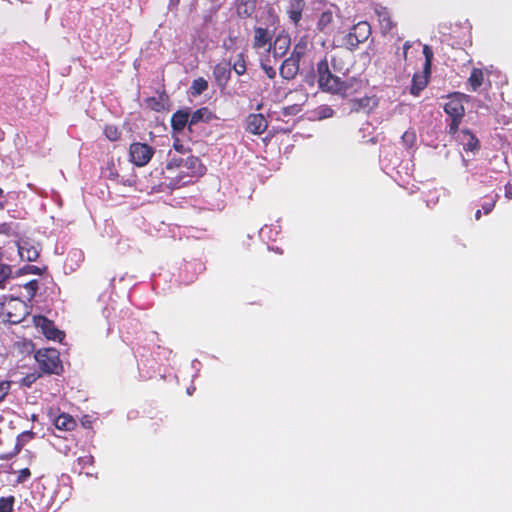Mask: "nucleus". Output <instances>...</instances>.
<instances>
[{"label": "nucleus", "mask_w": 512, "mask_h": 512, "mask_svg": "<svg viewBox=\"0 0 512 512\" xmlns=\"http://www.w3.org/2000/svg\"><path fill=\"white\" fill-rule=\"evenodd\" d=\"M339 75L330 69L327 57L317 63V82L321 91L345 96L352 84L342 80Z\"/></svg>", "instance_id": "1"}, {"label": "nucleus", "mask_w": 512, "mask_h": 512, "mask_svg": "<svg viewBox=\"0 0 512 512\" xmlns=\"http://www.w3.org/2000/svg\"><path fill=\"white\" fill-rule=\"evenodd\" d=\"M30 314L28 304L18 297H5L0 303V320L3 323L19 324Z\"/></svg>", "instance_id": "2"}, {"label": "nucleus", "mask_w": 512, "mask_h": 512, "mask_svg": "<svg viewBox=\"0 0 512 512\" xmlns=\"http://www.w3.org/2000/svg\"><path fill=\"white\" fill-rule=\"evenodd\" d=\"M34 358L38 363L39 369L44 374L59 375L63 371L62 361L57 349H39L35 352Z\"/></svg>", "instance_id": "3"}, {"label": "nucleus", "mask_w": 512, "mask_h": 512, "mask_svg": "<svg viewBox=\"0 0 512 512\" xmlns=\"http://www.w3.org/2000/svg\"><path fill=\"white\" fill-rule=\"evenodd\" d=\"M371 26L367 21H360L353 25L349 33L343 37V45L350 51H354L357 47L368 40L371 36Z\"/></svg>", "instance_id": "4"}, {"label": "nucleus", "mask_w": 512, "mask_h": 512, "mask_svg": "<svg viewBox=\"0 0 512 512\" xmlns=\"http://www.w3.org/2000/svg\"><path fill=\"white\" fill-rule=\"evenodd\" d=\"M154 153V147L147 143L133 142L129 146V160L137 167L146 166Z\"/></svg>", "instance_id": "5"}, {"label": "nucleus", "mask_w": 512, "mask_h": 512, "mask_svg": "<svg viewBox=\"0 0 512 512\" xmlns=\"http://www.w3.org/2000/svg\"><path fill=\"white\" fill-rule=\"evenodd\" d=\"M33 324L49 340L61 342L65 338V333L56 328L54 322L45 316H34Z\"/></svg>", "instance_id": "6"}, {"label": "nucleus", "mask_w": 512, "mask_h": 512, "mask_svg": "<svg viewBox=\"0 0 512 512\" xmlns=\"http://www.w3.org/2000/svg\"><path fill=\"white\" fill-rule=\"evenodd\" d=\"M468 96L455 92L448 97V101L444 105V111L445 113L451 118V119H463L465 115V108L463 105V101H467Z\"/></svg>", "instance_id": "7"}, {"label": "nucleus", "mask_w": 512, "mask_h": 512, "mask_svg": "<svg viewBox=\"0 0 512 512\" xmlns=\"http://www.w3.org/2000/svg\"><path fill=\"white\" fill-rule=\"evenodd\" d=\"M374 13L377 16L382 35H387L396 28L397 23L393 20L392 14L387 7L376 4L374 7Z\"/></svg>", "instance_id": "8"}, {"label": "nucleus", "mask_w": 512, "mask_h": 512, "mask_svg": "<svg viewBox=\"0 0 512 512\" xmlns=\"http://www.w3.org/2000/svg\"><path fill=\"white\" fill-rule=\"evenodd\" d=\"M306 9V1L305 0H289L287 6L285 8V13L289 19V21L293 24L295 28L300 26L303 12Z\"/></svg>", "instance_id": "9"}, {"label": "nucleus", "mask_w": 512, "mask_h": 512, "mask_svg": "<svg viewBox=\"0 0 512 512\" xmlns=\"http://www.w3.org/2000/svg\"><path fill=\"white\" fill-rule=\"evenodd\" d=\"M272 39L273 36L268 28L254 27L252 47L255 50L265 49L267 52H270Z\"/></svg>", "instance_id": "10"}, {"label": "nucleus", "mask_w": 512, "mask_h": 512, "mask_svg": "<svg viewBox=\"0 0 512 512\" xmlns=\"http://www.w3.org/2000/svg\"><path fill=\"white\" fill-rule=\"evenodd\" d=\"M245 129L253 135H261L268 127V121L261 113H251L246 117Z\"/></svg>", "instance_id": "11"}, {"label": "nucleus", "mask_w": 512, "mask_h": 512, "mask_svg": "<svg viewBox=\"0 0 512 512\" xmlns=\"http://www.w3.org/2000/svg\"><path fill=\"white\" fill-rule=\"evenodd\" d=\"M212 75L219 89L223 91L231 79V63H217L213 68Z\"/></svg>", "instance_id": "12"}, {"label": "nucleus", "mask_w": 512, "mask_h": 512, "mask_svg": "<svg viewBox=\"0 0 512 512\" xmlns=\"http://www.w3.org/2000/svg\"><path fill=\"white\" fill-rule=\"evenodd\" d=\"M35 436H36V433L33 432L32 430H26V431L22 432L21 434H19L16 438V443H15L14 448L9 452L0 454V460L8 461V460L13 459L15 456H17L20 453V451L24 448V446L29 441H31L32 439L35 438Z\"/></svg>", "instance_id": "13"}, {"label": "nucleus", "mask_w": 512, "mask_h": 512, "mask_svg": "<svg viewBox=\"0 0 512 512\" xmlns=\"http://www.w3.org/2000/svg\"><path fill=\"white\" fill-rule=\"evenodd\" d=\"M331 67L335 73L346 76L351 67V55L347 52H338L331 57Z\"/></svg>", "instance_id": "14"}, {"label": "nucleus", "mask_w": 512, "mask_h": 512, "mask_svg": "<svg viewBox=\"0 0 512 512\" xmlns=\"http://www.w3.org/2000/svg\"><path fill=\"white\" fill-rule=\"evenodd\" d=\"M291 39L288 33L281 31L274 39H272L271 53L275 58L283 57L289 50Z\"/></svg>", "instance_id": "15"}, {"label": "nucleus", "mask_w": 512, "mask_h": 512, "mask_svg": "<svg viewBox=\"0 0 512 512\" xmlns=\"http://www.w3.org/2000/svg\"><path fill=\"white\" fill-rule=\"evenodd\" d=\"M300 61L296 60L294 57L289 56L286 58L279 69L280 76L285 80L294 79L300 68Z\"/></svg>", "instance_id": "16"}, {"label": "nucleus", "mask_w": 512, "mask_h": 512, "mask_svg": "<svg viewBox=\"0 0 512 512\" xmlns=\"http://www.w3.org/2000/svg\"><path fill=\"white\" fill-rule=\"evenodd\" d=\"M182 167L187 170V174L190 176H202L206 171V167L202 164L201 160L193 155L183 160Z\"/></svg>", "instance_id": "17"}, {"label": "nucleus", "mask_w": 512, "mask_h": 512, "mask_svg": "<svg viewBox=\"0 0 512 512\" xmlns=\"http://www.w3.org/2000/svg\"><path fill=\"white\" fill-rule=\"evenodd\" d=\"M21 259L28 262L36 261L39 257L38 249L27 240H20L17 244Z\"/></svg>", "instance_id": "18"}, {"label": "nucleus", "mask_w": 512, "mask_h": 512, "mask_svg": "<svg viewBox=\"0 0 512 512\" xmlns=\"http://www.w3.org/2000/svg\"><path fill=\"white\" fill-rule=\"evenodd\" d=\"M334 17L330 10L323 11L316 22V31L323 34H330L333 30Z\"/></svg>", "instance_id": "19"}, {"label": "nucleus", "mask_w": 512, "mask_h": 512, "mask_svg": "<svg viewBox=\"0 0 512 512\" xmlns=\"http://www.w3.org/2000/svg\"><path fill=\"white\" fill-rule=\"evenodd\" d=\"M431 73H426L423 69L422 73H415L412 77V83L410 87V93L413 96H419L420 92L423 91L429 83Z\"/></svg>", "instance_id": "20"}, {"label": "nucleus", "mask_w": 512, "mask_h": 512, "mask_svg": "<svg viewBox=\"0 0 512 512\" xmlns=\"http://www.w3.org/2000/svg\"><path fill=\"white\" fill-rule=\"evenodd\" d=\"M189 109L178 110L171 116V127L175 132H181L188 125L189 126Z\"/></svg>", "instance_id": "21"}, {"label": "nucleus", "mask_w": 512, "mask_h": 512, "mask_svg": "<svg viewBox=\"0 0 512 512\" xmlns=\"http://www.w3.org/2000/svg\"><path fill=\"white\" fill-rule=\"evenodd\" d=\"M216 116L207 107H202L194 111L191 115L189 114V130L191 131L192 126L199 122H210L215 119Z\"/></svg>", "instance_id": "22"}, {"label": "nucleus", "mask_w": 512, "mask_h": 512, "mask_svg": "<svg viewBox=\"0 0 512 512\" xmlns=\"http://www.w3.org/2000/svg\"><path fill=\"white\" fill-rule=\"evenodd\" d=\"M375 106H377V99L374 96H364L362 98L352 100L351 109L356 112L361 110L369 112Z\"/></svg>", "instance_id": "23"}, {"label": "nucleus", "mask_w": 512, "mask_h": 512, "mask_svg": "<svg viewBox=\"0 0 512 512\" xmlns=\"http://www.w3.org/2000/svg\"><path fill=\"white\" fill-rule=\"evenodd\" d=\"M54 424L59 430L71 431L75 428L76 421L71 415L62 413L55 419Z\"/></svg>", "instance_id": "24"}, {"label": "nucleus", "mask_w": 512, "mask_h": 512, "mask_svg": "<svg viewBox=\"0 0 512 512\" xmlns=\"http://www.w3.org/2000/svg\"><path fill=\"white\" fill-rule=\"evenodd\" d=\"M462 133L466 139L463 142L464 150L471 152L478 151L480 149V142L478 138L469 130H463Z\"/></svg>", "instance_id": "25"}, {"label": "nucleus", "mask_w": 512, "mask_h": 512, "mask_svg": "<svg viewBox=\"0 0 512 512\" xmlns=\"http://www.w3.org/2000/svg\"><path fill=\"white\" fill-rule=\"evenodd\" d=\"M483 81L484 73L482 69L473 68L468 78V84L470 86L471 91H477L479 87L483 84Z\"/></svg>", "instance_id": "26"}, {"label": "nucleus", "mask_w": 512, "mask_h": 512, "mask_svg": "<svg viewBox=\"0 0 512 512\" xmlns=\"http://www.w3.org/2000/svg\"><path fill=\"white\" fill-rule=\"evenodd\" d=\"M308 51V39L307 37H302L300 40L294 45L291 57H294L296 60L300 61Z\"/></svg>", "instance_id": "27"}, {"label": "nucleus", "mask_w": 512, "mask_h": 512, "mask_svg": "<svg viewBox=\"0 0 512 512\" xmlns=\"http://www.w3.org/2000/svg\"><path fill=\"white\" fill-rule=\"evenodd\" d=\"M232 69L238 76H242L246 73L247 65H246V55L244 53L237 54L236 60L231 65V70Z\"/></svg>", "instance_id": "28"}, {"label": "nucleus", "mask_w": 512, "mask_h": 512, "mask_svg": "<svg viewBox=\"0 0 512 512\" xmlns=\"http://www.w3.org/2000/svg\"><path fill=\"white\" fill-rule=\"evenodd\" d=\"M254 8L253 0H240L237 5V13L241 17H249L253 13Z\"/></svg>", "instance_id": "29"}, {"label": "nucleus", "mask_w": 512, "mask_h": 512, "mask_svg": "<svg viewBox=\"0 0 512 512\" xmlns=\"http://www.w3.org/2000/svg\"><path fill=\"white\" fill-rule=\"evenodd\" d=\"M190 89L193 96H198L208 89V82L203 77H198L193 80Z\"/></svg>", "instance_id": "30"}, {"label": "nucleus", "mask_w": 512, "mask_h": 512, "mask_svg": "<svg viewBox=\"0 0 512 512\" xmlns=\"http://www.w3.org/2000/svg\"><path fill=\"white\" fill-rule=\"evenodd\" d=\"M12 266L0 263V288L4 289L7 281L12 277Z\"/></svg>", "instance_id": "31"}, {"label": "nucleus", "mask_w": 512, "mask_h": 512, "mask_svg": "<svg viewBox=\"0 0 512 512\" xmlns=\"http://www.w3.org/2000/svg\"><path fill=\"white\" fill-rule=\"evenodd\" d=\"M104 134L110 141H118L121 138V131L115 125H106L104 128Z\"/></svg>", "instance_id": "32"}, {"label": "nucleus", "mask_w": 512, "mask_h": 512, "mask_svg": "<svg viewBox=\"0 0 512 512\" xmlns=\"http://www.w3.org/2000/svg\"><path fill=\"white\" fill-rule=\"evenodd\" d=\"M423 55L425 57L424 70L426 73H431V66L433 61V50L429 45L423 46Z\"/></svg>", "instance_id": "33"}, {"label": "nucleus", "mask_w": 512, "mask_h": 512, "mask_svg": "<svg viewBox=\"0 0 512 512\" xmlns=\"http://www.w3.org/2000/svg\"><path fill=\"white\" fill-rule=\"evenodd\" d=\"M15 498L9 496L6 498H0V512H13Z\"/></svg>", "instance_id": "34"}, {"label": "nucleus", "mask_w": 512, "mask_h": 512, "mask_svg": "<svg viewBox=\"0 0 512 512\" xmlns=\"http://www.w3.org/2000/svg\"><path fill=\"white\" fill-rule=\"evenodd\" d=\"M498 198H499V195L495 194L493 196H490L489 199L482 204V209H483V212L485 215H488L489 213L492 212V210L494 209V207L496 205Z\"/></svg>", "instance_id": "35"}, {"label": "nucleus", "mask_w": 512, "mask_h": 512, "mask_svg": "<svg viewBox=\"0 0 512 512\" xmlns=\"http://www.w3.org/2000/svg\"><path fill=\"white\" fill-rule=\"evenodd\" d=\"M402 143L405 147L410 148L416 141V135L414 131H405L401 137Z\"/></svg>", "instance_id": "36"}, {"label": "nucleus", "mask_w": 512, "mask_h": 512, "mask_svg": "<svg viewBox=\"0 0 512 512\" xmlns=\"http://www.w3.org/2000/svg\"><path fill=\"white\" fill-rule=\"evenodd\" d=\"M302 110L301 105L293 104L282 108V114L284 116H295Z\"/></svg>", "instance_id": "37"}, {"label": "nucleus", "mask_w": 512, "mask_h": 512, "mask_svg": "<svg viewBox=\"0 0 512 512\" xmlns=\"http://www.w3.org/2000/svg\"><path fill=\"white\" fill-rule=\"evenodd\" d=\"M24 288L27 290V292L29 294V298L32 299L36 295V292L39 288L38 280L33 279V280L27 282L24 285Z\"/></svg>", "instance_id": "38"}, {"label": "nucleus", "mask_w": 512, "mask_h": 512, "mask_svg": "<svg viewBox=\"0 0 512 512\" xmlns=\"http://www.w3.org/2000/svg\"><path fill=\"white\" fill-rule=\"evenodd\" d=\"M11 382L7 380L0 381V402L8 395Z\"/></svg>", "instance_id": "39"}, {"label": "nucleus", "mask_w": 512, "mask_h": 512, "mask_svg": "<svg viewBox=\"0 0 512 512\" xmlns=\"http://www.w3.org/2000/svg\"><path fill=\"white\" fill-rule=\"evenodd\" d=\"M147 104L154 111H160L163 108L161 102L155 97L148 98Z\"/></svg>", "instance_id": "40"}, {"label": "nucleus", "mask_w": 512, "mask_h": 512, "mask_svg": "<svg viewBox=\"0 0 512 512\" xmlns=\"http://www.w3.org/2000/svg\"><path fill=\"white\" fill-rule=\"evenodd\" d=\"M261 68L269 79H274L276 77V70L272 66L262 62Z\"/></svg>", "instance_id": "41"}, {"label": "nucleus", "mask_w": 512, "mask_h": 512, "mask_svg": "<svg viewBox=\"0 0 512 512\" xmlns=\"http://www.w3.org/2000/svg\"><path fill=\"white\" fill-rule=\"evenodd\" d=\"M24 273L41 275L43 273L42 269L35 265H27L22 268Z\"/></svg>", "instance_id": "42"}, {"label": "nucleus", "mask_w": 512, "mask_h": 512, "mask_svg": "<svg viewBox=\"0 0 512 512\" xmlns=\"http://www.w3.org/2000/svg\"><path fill=\"white\" fill-rule=\"evenodd\" d=\"M462 122V119H451V122L449 124V134L454 135L457 133L459 129V125Z\"/></svg>", "instance_id": "43"}, {"label": "nucleus", "mask_w": 512, "mask_h": 512, "mask_svg": "<svg viewBox=\"0 0 512 512\" xmlns=\"http://www.w3.org/2000/svg\"><path fill=\"white\" fill-rule=\"evenodd\" d=\"M31 476V472L28 468H23L19 471V475L17 478L18 483L25 482Z\"/></svg>", "instance_id": "44"}, {"label": "nucleus", "mask_w": 512, "mask_h": 512, "mask_svg": "<svg viewBox=\"0 0 512 512\" xmlns=\"http://www.w3.org/2000/svg\"><path fill=\"white\" fill-rule=\"evenodd\" d=\"M39 377V375L28 374L22 379V384L26 387H30Z\"/></svg>", "instance_id": "45"}, {"label": "nucleus", "mask_w": 512, "mask_h": 512, "mask_svg": "<svg viewBox=\"0 0 512 512\" xmlns=\"http://www.w3.org/2000/svg\"><path fill=\"white\" fill-rule=\"evenodd\" d=\"M13 231L11 223H0V234L9 236Z\"/></svg>", "instance_id": "46"}, {"label": "nucleus", "mask_w": 512, "mask_h": 512, "mask_svg": "<svg viewBox=\"0 0 512 512\" xmlns=\"http://www.w3.org/2000/svg\"><path fill=\"white\" fill-rule=\"evenodd\" d=\"M183 158H172L167 163V169H172L174 167H182L183 166Z\"/></svg>", "instance_id": "47"}, {"label": "nucleus", "mask_w": 512, "mask_h": 512, "mask_svg": "<svg viewBox=\"0 0 512 512\" xmlns=\"http://www.w3.org/2000/svg\"><path fill=\"white\" fill-rule=\"evenodd\" d=\"M505 197L509 200L512 199V184L510 182L505 185Z\"/></svg>", "instance_id": "48"}, {"label": "nucleus", "mask_w": 512, "mask_h": 512, "mask_svg": "<svg viewBox=\"0 0 512 512\" xmlns=\"http://www.w3.org/2000/svg\"><path fill=\"white\" fill-rule=\"evenodd\" d=\"M79 462H82L83 464H92L93 462V457L92 456H85V457H80L78 459Z\"/></svg>", "instance_id": "49"}, {"label": "nucleus", "mask_w": 512, "mask_h": 512, "mask_svg": "<svg viewBox=\"0 0 512 512\" xmlns=\"http://www.w3.org/2000/svg\"><path fill=\"white\" fill-rule=\"evenodd\" d=\"M411 48V43L409 41H406L403 45V58H407L408 50Z\"/></svg>", "instance_id": "50"}, {"label": "nucleus", "mask_w": 512, "mask_h": 512, "mask_svg": "<svg viewBox=\"0 0 512 512\" xmlns=\"http://www.w3.org/2000/svg\"><path fill=\"white\" fill-rule=\"evenodd\" d=\"M5 195L2 188H0V209H4L6 206V201L4 200Z\"/></svg>", "instance_id": "51"}, {"label": "nucleus", "mask_w": 512, "mask_h": 512, "mask_svg": "<svg viewBox=\"0 0 512 512\" xmlns=\"http://www.w3.org/2000/svg\"><path fill=\"white\" fill-rule=\"evenodd\" d=\"M173 146H174L175 150L178 152L182 153L184 151V146L181 143H179L178 140L176 142H174Z\"/></svg>", "instance_id": "52"}, {"label": "nucleus", "mask_w": 512, "mask_h": 512, "mask_svg": "<svg viewBox=\"0 0 512 512\" xmlns=\"http://www.w3.org/2000/svg\"><path fill=\"white\" fill-rule=\"evenodd\" d=\"M481 218V210H477L475 213V219L479 220Z\"/></svg>", "instance_id": "53"}]
</instances>
